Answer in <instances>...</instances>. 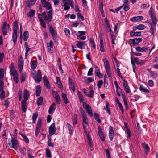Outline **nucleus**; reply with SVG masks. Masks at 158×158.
<instances>
[{
    "instance_id": "36",
    "label": "nucleus",
    "mask_w": 158,
    "mask_h": 158,
    "mask_svg": "<svg viewBox=\"0 0 158 158\" xmlns=\"http://www.w3.org/2000/svg\"><path fill=\"white\" fill-rule=\"evenodd\" d=\"M61 97L64 102L65 104H67L69 103V101L67 97V95L63 93H62Z\"/></svg>"
},
{
    "instance_id": "25",
    "label": "nucleus",
    "mask_w": 158,
    "mask_h": 158,
    "mask_svg": "<svg viewBox=\"0 0 158 158\" xmlns=\"http://www.w3.org/2000/svg\"><path fill=\"white\" fill-rule=\"evenodd\" d=\"M44 83L45 86L48 88L49 89L50 88L49 81L48 80L47 77L45 76L43 78Z\"/></svg>"
},
{
    "instance_id": "5",
    "label": "nucleus",
    "mask_w": 158,
    "mask_h": 158,
    "mask_svg": "<svg viewBox=\"0 0 158 158\" xmlns=\"http://www.w3.org/2000/svg\"><path fill=\"white\" fill-rule=\"evenodd\" d=\"M131 63L132 64L135 63L137 65H143L145 63V61L139 59L137 57L133 59L132 57L131 58Z\"/></svg>"
},
{
    "instance_id": "13",
    "label": "nucleus",
    "mask_w": 158,
    "mask_h": 158,
    "mask_svg": "<svg viewBox=\"0 0 158 158\" xmlns=\"http://www.w3.org/2000/svg\"><path fill=\"white\" fill-rule=\"evenodd\" d=\"M135 49L137 52H146L149 50V48L147 46H144L143 47L137 46L135 48Z\"/></svg>"
},
{
    "instance_id": "44",
    "label": "nucleus",
    "mask_w": 158,
    "mask_h": 158,
    "mask_svg": "<svg viewBox=\"0 0 158 158\" xmlns=\"http://www.w3.org/2000/svg\"><path fill=\"white\" fill-rule=\"evenodd\" d=\"M38 115V113L37 112H35V113L33 114L32 117V120L33 121V123H35L36 122V118Z\"/></svg>"
},
{
    "instance_id": "63",
    "label": "nucleus",
    "mask_w": 158,
    "mask_h": 158,
    "mask_svg": "<svg viewBox=\"0 0 158 158\" xmlns=\"http://www.w3.org/2000/svg\"><path fill=\"white\" fill-rule=\"evenodd\" d=\"M94 81V78L92 77H89L87 78V79L85 80V81L88 83H90Z\"/></svg>"
},
{
    "instance_id": "11",
    "label": "nucleus",
    "mask_w": 158,
    "mask_h": 158,
    "mask_svg": "<svg viewBox=\"0 0 158 158\" xmlns=\"http://www.w3.org/2000/svg\"><path fill=\"white\" fill-rule=\"evenodd\" d=\"M56 131V128L55 123H53L49 128V132L51 135L55 134Z\"/></svg>"
},
{
    "instance_id": "42",
    "label": "nucleus",
    "mask_w": 158,
    "mask_h": 158,
    "mask_svg": "<svg viewBox=\"0 0 158 158\" xmlns=\"http://www.w3.org/2000/svg\"><path fill=\"white\" fill-rule=\"evenodd\" d=\"M29 37V33L28 31H25L23 34V39L24 41H26Z\"/></svg>"
},
{
    "instance_id": "43",
    "label": "nucleus",
    "mask_w": 158,
    "mask_h": 158,
    "mask_svg": "<svg viewBox=\"0 0 158 158\" xmlns=\"http://www.w3.org/2000/svg\"><path fill=\"white\" fill-rule=\"evenodd\" d=\"M89 94H88V97L90 98H93L94 96V91L92 87L91 86L89 87Z\"/></svg>"
},
{
    "instance_id": "49",
    "label": "nucleus",
    "mask_w": 158,
    "mask_h": 158,
    "mask_svg": "<svg viewBox=\"0 0 158 158\" xmlns=\"http://www.w3.org/2000/svg\"><path fill=\"white\" fill-rule=\"evenodd\" d=\"M143 146V148L145 149V150L146 151V155L148 154V153L149 152L150 148L148 146L147 144L146 143H143L142 144Z\"/></svg>"
},
{
    "instance_id": "39",
    "label": "nucleus",
    "mask_w": 158,
    "mask_h": 158,
    "mask_svg": "<svg viewBox=\"0 0 158 158\" xmlns=\"http://www.w3.org/2000/svg\"><path fill=\"white\" fill-rule=\"evenodd\" d=\"M17 33H13L12 34V40L14 45H15L17 43Z\"/></svg>"
},
{
    "instance_id": "23",
    "label": "nucleus",
    "mask_w": 158,
    "mask_h": 158,
    "mask_svg": "<svg viewBox=\"0 0 158 158\" xmlns=\"http://www.w3.org/2000/svg\"><path fill=\"white\" fill-rule=\"evenodd\" d=\"M143 19L142 16H135L130 19V21L133 22H137L139 20H142Z\"/></svg>"
},
{
    "instance_id": "2",
    "label": "nucleus",
    "mask_w": 158,
    "mask_h": 158,
    "mask_svg": "<svg viewBox=\"0 0 158 158\" xmlns=\"http://www.w3.org/2000/svg\"><path fill=\"white\" fill-rule=\"evenodd\" d=\"M31 73L35 82L38 83L41 81L42 77L40 70H38L36 73L35 70H33V71L31 72Z\"/></svg>"
},
{
    "instance_id": "47",
    "label": "nucleus",
    "mask_w": 158,
    "mask_h": 158,
    "mask_svg": "<svg viewBox=\"0 0 158 158\" xmlns=\"http://www.w3.org/2000/svg\"><path fill=\"white\" fill-rule=\"evenodd\" d=\"M43 103V98L42 97L40 96L38 98L37 103L38 106L41 105Z\"/></svg>"
},
{
    "instance_id": "52",
    "label": "nucleus",
    "mask_w": 158,
    "mask_h": 158,
    "mask_svg": "<svg viewBox=\"0 0 158 158\" xmlns=\"http://www.w3.org/2000/svg\"><path fill=\"white\" fill-rule=\"evenodd\" d=\"M51 139L50 138H48L47 141V144L49 147H54V144L51 142Z\"/></svg>"
},
{
    "instance_id": "38",
    "label": "nucleus",
    "mask_w": 158,
    "mask_h": 158,
    "mask_svg": "<svg viewBox=\"0 0 158 158\" xmlns=\"http://www.w3.org/2000/svg\"><path fill=\"white\" fill-rule=\"evenodd\" d=\"M66 126L68 128L69 134L72 135L74 131L73 127L70 124L68 123H67Z\"/></svg>"
},
{
    "instance_id": "3",
    "label": "nucleus",
    "mask_w": 158,
    "mask_h": 158,
    "mask_svg": "<svg viewBox=\"0 0 158 158\" xmlns=\"http://www.w3.org/2000/svg\"><path fill=\"white\" fill-rule=\"evenodd\" d=\"M63 4L64 10H67L70 9V6L72 8H73L74 2L73 0H62Z\"/></svg>"
},
{
    "instance_id": "15",
    "label": "nucleus",
    "mask_w": 158,
    "mask_h": 158,
    "mask_svg": "<svg viewBox=\"0 0 158 158\" xmlns=\"http://www.w3.org/2000/svg\"><path fill=\"white\" fill-rule=\"evenodd\" d=\"M52 92L53 97L55 99L56 103L57 104H60L61 102L58 94L56 91L54 90H52Z\"/></svg>"
},
{
    "instance_id": "34",
    "label": "nucleus",
    "mask_w": 158,
    "mask_h": 158,
    "mask_svg": "<svg viewBox=\"0 0 158 158\" xmlns=\"http://www.w3.org/2000/svg\"><path fill=\"white\" fill-rule=\"evenodd\" d=\"M37 0H28L26 2L27 5L29 7L31 6L34 5Z\"/></svg>"
},
{
    "instance_id": "30",
    "label": "nucleus",
    "mask_w": 158,
    "mask_h": 158,
    "mask_svg": "<svg viewBox=\"0 0 158 158\" xmlns=\"http://www.w3.org/2000/svg\"><path fill=\"white\" fill-rule=\"evenodd\" d=\"M27 100H23L21 102L22 109L24 112H26L27 110Z\"/></svg>"
},
{
    "instance_id": "60",
    "label": "nucleus",
    "mask_w": 158,
    "mask_h": 158,
    "mask_svg": "<svg viewBox=\"0 0 158 158\" xmlns=\"http://www.w3.org/2000/svg\"><path fill=\"white\" fill-rule=\"evenodd\" d=\"M20 135L23 138L25 141L27 143H29V140L28 138L25 135H24L21 133H19Z\"/></svg>"
},
{
    "instance_id": "29",
    "label": "nucleus",
    "mask_w": 158,
    "mask_h": 158,
    "mask_svg": "<svg viewBox=\"0 0 158 158\" xmlns=\"http://www.w3.org/2000/svg\"><path fill=\"white\" fill-rule=\"evenodd\" d=\"M77 95L81 103L83 102L84 99L82 93L79 91H77Z\"/></svg>"
},
{
    "instance_id": "12",
    "label": "nucleus",
    "mask_w": 158,
    "mask_h": 158,
    "mask_svg": "<svg viewBox=\"0 0 158 158\" xmlns=\"http://www.w3.org/2000/svg\"><path fill=\"white\" fill-rule=\"evenodd\" d=\"M142 41V39L141 38L130 39L131 43L134 46H136Z\"/></svg>"
},
{
    "instance_id": "17",
    "label": "nucleus",
    "mask_w": 158,
    "mask_h": 158,
    "mask_svg": "<svg viewBox=\"0 0 158 158\" xmlns=\"http://www.w3.org/2000/svg\"><path fill=\"white\" fill-rule=\"evenodd\" d=\"M109 136L110 141H112L114 136L113 127L110 126L109 128Z\"/></svg>"
},
{
    "instance_id": "31",
    "label": "nucleus",
    "mask_w": 158,
    "mask_h": 158,
    "mask_svg": "<svg viewBox=\"0 0 158 158\" xmlns=\"http://www.w3.org/2000/svg\"><path fill=\"white\" fill-rule=\"evenodd\" d=\"M115 100H116V102L118 105V106L120 110L121 111L122 114H123V113L124 110H123V108L122 106V104L119 101L117 98H116Z\"/></svg>"
},
{
    "instance_id": "14",
    "label": "nucleus",
    "mask_w": 158,
    "mask_h": 158,
    "mask_svg": "<svg viewBox=\"0 0 158 158\" xmlns=\"http://www.w3.org/2000/svg\"><path fill=\"white\" fill-rule=\"evenodd\" d=\"M11 143L12 145L11 148H14L15 150H17L18 148L19 143L17 140L13 137L11 139Z\"/></svg>"
},
{
    "instance_id": "40",
    "label": "nucleus",
    "mask_w": 158,
    "mask_h": 158,
    "mask_svg": "<svg viewBox=\"0 0 158 158\" xmlns=\"http://www.w3.org/2000/svg\"><path fill=\"white\" fill-rule=\"evenodd\" d=\"M41 87L40 86L37 85L36 88V96H39L40 95Z\"/></svg>"
},
{
    "instance_id": "64",
    "label": "nucleus",
    "mask_w": 158,
    "mask_h": 158,
    "mask_svg": "<svg viewBox=\"0 0 158 158\" xmlns=\"http://www.w3.org/2000/svg\"><path fill=\"white\" fill-rule=\"evenodd\" d=\"M27 154L28 158H34L32 153L30 150L27 151Z\"/></svg>"
},
{
    "instance_id": "10",
    "label": "nucleus",
    "mask_w": 158,
    "mask_h": 158,
    "mask_svg": "<svg viewBox=\"0 0 158 158\" xmlns=\"http://www.w3.org/2000/svg\"><path fill=\"white\" fill-rule=\"evenodd\" d=\"M41 120L40 118H39L37 121L35 133V135L36 136H37L40 133L41 127Z\"/></svg>"
},
{
    "instance_id": "1",
    "label": "nucleus",
    "mask_w": 158,
    "mask_h": 158,
    "mask_svg": "<svg viewBox=\"0 0 158 158\" xmlns=\"http://www.w3.org/2000/svg\"><path fill=\"white\" fill-rule=\"evenodd\" d=\"M44 19L45 23L49 24V23L52 21V11L50 10L47 13V15L46 12H44L42 13Z\"/></svg>"
},
{
    "instance_id": "7",
    "label": "nucleus",
    "mask_w": 158,
    "mask_h": 158,
    "mask_svg": "<svg viewBox=\"0 0 158 158\" xmlns=\"http://www.w3.org/2000/svg\"><path fill=\"white\" fill-rule=\"evenodd\" d=\"M83 106L85 110L88 114L90 116L93 115L91 108L90 106L88 104H86L85 103H83Z\"/></svg>"
},
{
    "instance_id": "33",
    "label": "nucleus",
    "mask_w": 158,
    "mask_h": 158,
    "mask_svg": "<svg viewBox=\"0 0 158 158\" xmlns=\"http://www.w3.org/2000/svg\"><path fill=\"white\" fill-rule=\"evenodd\" d=\"M56 83L58 85V87L60 89H63L62 85L60 81V77H56Z\"/></svg>"
},
{
    "instance_id": "46",
    "label": "nucleus",
    "mask_w": 158,
    "mask_h": 158,
    "mask_svg": "<svg viewBox=\"0 0 158 158\" xmlns=\"http://www.w3.org/2000/svg\"><path fill=\"white\" fill-rule=\"evenodd\" d=\"M4 70L0 68V81L3 80L4 77Z\"/></svg>"
},
{
    "instance_id": "16",
    "label": "nucleus",
    "mask_w": 158,
    "mask_h": 158,
    "mask_svg": "<svg viewBox=\"0 0 158 158\" xmlns=\"http://www.w3.org/2000/svg\"><path fill=\"white\" fill-rule=\"evenodd\" d=\"M48 27L49 31L52 36L53 37V39L54 38H56L57 35L56 31L54 29L52 25H49Z\"/></svg>"
},
{
    "instance_id": "59",
    "label": "nucleus",
    "mask_w": 158,
    "mask_h": 158,
    "mask_svg": "<svg viewBox=\"0 0 158 158\" xmlns=\"http://www.w3.org/2000/svg\"><path fill=\"white\" fill-rule=\"evenodd\" d=\"M89 41L90 44L92 45L94 49L96 48V45L95 42L94 41V40L92 38H90Z\"/></svg>"
},
{
    "instance_id": "32",
    "label": "nucleus",
    "mask_w": 158,
    "mask_h": 158,
    "mask_svg": "<svg viewBox=\"0 0 158 158\" xmlns=\"http://www.w3.org/2000/svg\"><path fill=\"white\" fill-rule=\"evenodd\" d=\"M29 95V92L27 89H25L23 94L24 100H27Z\"/></svg>"
},
{
    "instance_id": "58",
    "label": "nucleus",
    "mask_w": 158,
    "mask_h": 158,
    "mask_svg": "<svg viewBox=\"0 0 158 158\" xmlns=\"http://www.w3.org/2000/svg\"><path fill=\"white\" fill-rule=\"evenodd\" d=\"M1 92L0 94V98L2 100H3L5 97V92L4 90L1 91Z\"/></svg>"
},
{
    "instance_id": "53",
    "label": "nucleus",
    "mask_w": 158,
    "mask_h": 158,
    "mask_svg": "<svg viewBox=\"0 0 158 158\" xmlns=\"http://www.w3.org/2000/svg\"><path fill=\"white\" fill-rule=\"evenodd\" d=\"M87 135V139L88 141V143L89 145L91 146V143H92L91 137L89 135V134H86Z\"/></svg>"
},
{
    "instance_id": "54",
    "label": "nucleus",
    "mask_w": 158,
    "mask_h": 158,
    "mask_svg": "<svg viewBox=\"0 0 158 158\" xmlns=\"http://www.w3.org/2000/svg\"><path fill=\"white\" fill-rule=\"evenodd\" d=\"M77 15L80 21H83L84 20V18L81 13H78L77 14Z\"/></svg>"
},
{
    "instance_id": "48",
    "label": "nucleus",
    "mask_w": 158,
    "mask_h": 158,
    "mask_svg": "<svg viewBox=\"0 0 158 158\" xmlns=\"http://www.w3.org/2000/svg\"><path fill=\"white\" fill-rule=\"evenodd\" d=\"M35 10H30L27 13V16L29 17H32L34 16V15L35 13Z\"/></svg>"
},
{
    "instance_id": "22",
    "label": "nucleus",
    "mask_w": 158,
    "mask_h": 158,
    "mask_svg": "<svg viewBox=\"0 0 158 158\" xmlns=\"http://www.w3.org/2000/svg\"><path fill=\"white\" fill-rule=\"evenodd\" d=\"M38 15L40 24L44 28H46V24L44 22V19L42 18V15L39 14Z\"/></svg>"
},
{
    "instance_id": "4",
    "label": "nucleus",
    "mask_w": 158,
    "mask_h": 158,
    "mask_svg": "<svg viewBox=\"0 0 158 158\" xmlns=\"http://www.w3.org/2000/svg\"><path fill=\"white\" fill-rule=\"evenodd\" d=\"M103 61L104 63L106 72V73L108 77H111L112 75L110 66L109 62L106 58L103 59Z\"/></svg>"
},
{
    "instance_id": "50",
    "label": "nucleus",
    "mask_w": 158,
    "mask_h": 158,
    "mask_svg": "<svg viewBox=\"0 0 158 158\" xmlns=\"http://www.w3.org/2000/svg\"><path fill=\"white\" fill-rule=\"evenodd\" d=\"M94 115L95 118V119L98 123H100L101 121L100 119L99 115L98 114L96 113H94Z\"/></svg>"
},
{
    "instance_id": "26",
    "label": "nucleus",
    "mask_w": 158,
    "mask_h": 158,
    "mask_svg": "<svg viewBox=\"0 0 158 158\" xmlns=\"http://www.w3.org/2000/svg\"><path fill=\"white\" fill-rule=\"evenodd\" d=\"M85 45V42L82 41H77L76 44L77 47L78 48L81 49H84V47Z\"/></svg>"
},
{
    "instance_id": "18",
    "label": "nucleus",
    "mask_w": 158,
    "mask_h": 158,
    "mask_svg": "<svg viewBox=\"0 0 158 158\" xmlns=\"http://www.w3.org/2000/svg\"><path fill=\"white\" fill-rule=\"evenodd\" d=\"M98 133L99 136L102 141H105V138L103 134L102 129L100 126H98Z\"/></svg>"
},
{
    "instance_id": "28",
    "label": "nucleus",
    "mask_w": 158,
    "mask_h": 158,
    "mask_svg": "<svg viewBox=\"0 0 158 158\" xmlns=\"http://www.w3.org/2000/svg\"><path fill=\"white\" fill-rule=\"evenodd\" d=\"M139 90L141 91L146 93H149V91L147 89V88L145 86H143L142 85H140Z\"/></svg>"
},
{
    "instance_id": "61",
    "label": "nucleus",
    "mask_w": 158,
    "mask_h": 158,
    "mask_svg": "<svg viewBox=\"0 0 158 158\" xmlns=\"http://www.w3.org/2000/svg\"><path fill=\"white\" fill-rule=\"evenodd\" d=\"M82 6L85 9H87L88 8L87 6V2L86 0H82Z\"/></svg>"
},
{
    "instance_id": "37",
    "label": "nucleus",
    "mask_w": 158,
    "mask_h": 158,
    "mask_svg": "<svg viewBox=\"0 0 158 158\" xmlns=\"http://www.w3.org/2000/svg\"><path fill=\"white\" fill-rule=\"evenodd\" d=\"M11 75L13 77L18 75L17 72L15 69L14 67H11L10 68Z\"/></svg>"
},
{
    "instance_id": "56",
    "label": "nucleus",
    "mask_w": 158,
    "mask_h": 158,
    "mask_svg": "<svg viewBox=\"0 0 158 158\" xmlns=\"http://www.w3.org/2000/svg\"><path fill=\"white\" fill-rule=\"evenodd\" d=\"M149 15L150 17L155 16L154 15L153 9L152 7H151L148 12Z\"/></svg>"
},
{
    "instance_id": "24",
    "label": "nucleus",
    "mask_w": 158,
    "mask_h": 158,
    "mask_svg": "<svg viewBox=\"0 0 158 158\" xmlns=\"http://www.w3.org/2000/svg\"><path fill=\"white\" fill-rule=\"evenodd\" d=\"M95 68L96 69L95 73L96 75L100 78H102L103 77V75L100 73L99 68L97 66H95Z\"/></svg>"
},
{
    "instance_id": "19",
    "label": "nucleus",
    "mask_w": 158,
    "mask_h": 158,
    "mask_svg": "<svg viewBox=\"0 0 158 158\" xmlns=\"http://www.w3.org/2000/svg\"><path fill=\"white\" fill-rule=\"evenodd\" d=\"M53 44V43L52 40H50L49 42L47 43V47L48 52L50 53H52L53 52L52 49Z\"/></svg>"
},
{
    "instance_id": "45",
    "label": "nucleus",
    "mask_w": 158,
    "mask_h": 158,
    "mask_svg": "<svg viewBox=\"0 0 158 158\" xmlns=\"http://www.w3.org/2000/svg\"><path fill=\"white\" fill-rule=\"evenodd\" d=\"M152 21V23H149L150 24H152V25H154L155 26H156V25L157 23V21L156 19V18L155 16L150 17Z\"/></svg>"
},
{
    "instance_id": "20",
    "label": "nucleus",
    "mask_w": 158,
    "mask_h": 158,
    "mask_svg": "<svg viewBox=\"0 0 158 158\" xmlns=\"http://www.w3.org/2000/svg\"><path fill=\"white\" fill-rule=\"evenodd\" d=\"M81 113L82 114L83 118L82 123L84 124H88V121L86 114L83 110L81 111Z\"/></svg>"
},
{
    "instance_id": "6",
    "label": "nucleus",
    "mask_w": 158,
    "mask_h": 158,
    "mask_svg": "<svg viewBox=\"0 0 158 158\" xmlns=\"http://www.w3.org/2000/svg\"><path fill=\"white\" fill-rule=\"evenodd\" d=\"M86 34L85 31H79L76 34L77 38L78 40H85L86 39V36H84Z\"/></svg>"
},
{
    "instance_id": "8",
    "label": "nucleus",
    "mask_w": 158,
    "mask_h": 158,
    "mask_svg": "<svg viewBox=\"0 0 158 158\" xmlns=\"http://www.w3.org/2000/svg\"><path fill=\"white\" fill-rule=\"evenodd\" d=\"M11 29L10 26L9 24H7V22H4L2 26V32L4 36L6 35L7 34V29Z\"/></svg>"
},
{
    "instance_id": "55",
    "label": "nucleus",
    "mask_w": 158,
    "mask_h": 158,
    "mask_svg": "<svg viewBox=\"0 0 158 158\" xmlns=\"http://www.w3.org/2000/svg\"><path fill=\"white\" fill-rule=\"evenodd\" d=\"M46 153L48 158H49L51 157V153L50 151L47 148L46 149Z\"/></svg>"
},
{
    "instance_id": "9",
    "label": "nucleus",
    "mask_w": 158,
    "mask_h": 158,
    "mask_svg": "<svg viewBox=\"0 0 158 158\" xmlns=\"http://www.w3.org/2000/svg\"><path fill=\"white\" fill-rule=\"evenodd\" d=\"M41 2L42 6L46 8L48 10H49L52 9L50 3L47 1L46 0H41Z\"/></svg>"
},
{
    "instance_id": "57",
    "label": "nucleus",
    "mask_w": 158,
    "mask_h": 158,
    "mask_svg": "<svg viewBox=\"0 0 158 158\" xmlns=\"http://www.w3.org/2000/svg\"><path fill=\"white\" fill-rule=\"evenodd\" d=\"M154 25H152V24H151L150 32L151 33V34L152 35H153L154 34Z\"/></svg>"
},
{
    "instance_id": "27",
    "label": "nucleus",
    "mask_w": 158,
    "mask_h": 158,
    "mask_svg": "<svg viewBox=\"0 0 158 158\" xmlns=\"http://www.w3.org/2000/svg\"><path fill=\"white\" fill-rule=\"evenodd\" d=\"M141 33L140 32H135L133 31H131L130 32V35L131 37L134 36H140Z\"/></svg>"
},
{
    "instance_id": "21",
    "label": "nucleus",
    "mask_w": 158,
    "mask_h": 158,
    "mask_svg": "<svg viewBox=\"0 0 158 158\" xmlns=\"http://www.w3.org/2000/svg\"><path fill=\"white\" fill-rule=\"evenodd\" d=\"M56 108V104L55 102H53L50 106L49 110L48 113L51 114H52Z\"/></svg>"
},
{
    "instance_id": "41",
    "label": "nucleus",
    "mask_w": 158,
    "mask_h": 158,
    "mask_svg": "<svg viewBox=\"0 0 158 158\" xmlns=\"http://www.w3.org/2000/svg\"><path fill=\"white\" fill-rule=\"evenodd\" d=\"M122 97L123 100V101L124 104L126 108V109L127 110L128 109V103L126 99V98L123 94H122Z\"/></svg>"
},
{
    "instance_id": "35",
    "label": "nucleus",
    "mask_w": 158,
    "mask_h": 158,
    "mask_svg": "<svg viewBox=\"0 0 158 158\" xmlns=\"http://www.w3.org/2000/svg\"><path fill=\"white\" fill-rule=\"evenodd\" d=\"M38 62L37 61H31L30 62L31 66V69L34 70L37 66Z\"/></svg>"
},
{
    "instance_id": "51",
    "label": "nucleus",
    "mask_w": 158,
    "mask_h": 158,
    "mask_svg": "<svg viewBox=\"0 0 158 158\" xmlns=\"http://www.w3.org/2000/svg\"><path fill=\"white\" fill-rule=\"evenodd\" d=\"M63 31L65 32V35L68 37H69L70 35V31L68 29L64 28L63 29Z\"/></svg>"
},
{
    "instance_id": "62",
    "label": "nucleus",
    "mask_w": 158,
    "mask_h": 158,
    "mask_svg": "<svg viewBox=\"0 0 158 158\" xmlns=\"http://www.w3.org/2000/svg\"><path fill=\"white\" fill-rule=\"evenodd\" d=\"M129 5L128 4H126L123 7L124 8V10L125 11H128L130 9Z\"/></svg>"
}]
</instances>
